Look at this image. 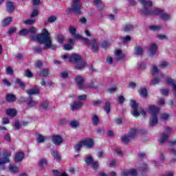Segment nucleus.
<instances>
[{"instance_id":"nucleus-1","label":"nucleus","mask_w":176,"mask_h":176,"mask_svg":"<svg viewBox=\"0 0 176 176\" xmlns=\"http://www.w3.org/2000/svg\"><path fill=\"white\" fill-rule=\"evenodd\" d=\"M31 38L32 41H37L41 45H44L43 47H41V45L33 47V53L35 54H41L44 50H47L48 49H51L52 50H55L56 47H57V46L52 44L50 33L46 29H43L41 34L36 36L31 35Z\"/></svg>"},{"instance_id":"nucleus-2","label":"nucleus","mask_w":176,"mask_h":176,"mask_svg":"<svg viewBox=\"0 0 176 176\" xmlns=\"http://www.w3.org/2000/svg\"><path fill=\"white\" fill-rule=\"evenodd\" d=\"M139 2L143 6V8L140 11L143 16H152L155 14L156 16H160V19L164 21H170V20H171V14L164 12L163 10L155 8H152L153 3L151 0H139Z\"/></svg>"},{"instance_id":"nucleus-3","label":"nucleus","mask_w":176,"mask_h":176,"mask_svg":"<svg viewBox=\"0 0 176 176\" xmlns=\"http://www.w3.org/2000/svg\"><path fill=\"white\" fill-rule=\"evenodd\" d=\"M82 1L80 0H73L72 8H69L68 13H74V14H80L82 13Z\"/></svg>"},{"instance_id":"nucleus-4","label":"nucleus","mask_w":176,"mask_h":176,"mask_svg":"<svg viewBox=\"0 0 176 176\" xmlns=\"http://www.w3.org/2000/svg\"><path fill=\"white\" fill-rule=\"evenodd\" d=\"M131 107L133 109L132 115L135 118H138V116H140V113L142 115V116H146V113H145V110H144V109L140 108V112H138V104L135 102V100L131 101Z\"/></svg>"},{"instance_id":"nucleus-5","label":"nucleus","mask_w":176,"mask_h":176,"mask_svg":"<svg viewBox=\"0 0 176 176\" xmlns=\"http://www.w3.org/2000/svg\"><path fill=\"white\" fill-rule=\"evenodd\" d=\"M164 132L162 133L160 139L159 140L160 145H163L167 140H168L170 135H171L172 130L168 126L164 127Z\"/></svg>"},{"instance_id":"nucleus-6","label":"nucleus","mask_w":176,"mask_h":176,"mask_svg":"<svg viewBox=\"0 0 176 176\" xmlns=\"http://www.w3.org/2000/svg\"><path fill=\"white\" fill-rule=\"evenodd\" d=\"M3 156L5 158H0V170L3 168V164H6V163H9V157L12 156V153L8 152V151H5L3 152Z\"/></svg>"},{"instance_id":"nucleus-7","label":"nucleus","mask_w":176,"mask_h":176,"mask_svg":"<svg viewBox=\"0 0 176 176\" xmlns=\"http://www.w3.org/2000/svg\"><path fill=\"white\" fill-rule=\"evenodd\" d=\"M157 52V45L156 43H151L148 47V55L150 57H153Z\"/></svg>"},{"instance_id":"nucleus-8","label":"nucleus","mask_w":176,"mask_h":176,"mask_svg":"<svg viewBox=\"0 0 176 176\" xmlns=\"http://www.w3.org/2000/svg\"><path fill=\"white\" fill-rule=\"evenodd\" d=\"M122 176H137L138 175V171H137V169H130L127 170H124L121 173Z\"/></svg>"},{"instance_id":"nucleus-9","label":"nucleus","mask_w":176,"mask_h":176,"mask_svg":"<svg viewBox=\"0 0 176 176\" xmlns=\"http://www.w3.org/2000/svg\"><path fill=\"white\" fill-rule=\"evenodd\" d=\"M82 142L83 146H87V148H93L94 146V140L93 139H86Z\"/></svg>"},{"instance_id":"nucleus-10","label":"nucleus","mask_w":176,"mask_h":176,"mask_svg":"<svg viewBox=\"0 0 176 176\" xmlns=\"http://www.w3.org/2000/svg\"><path fill=\"white\" fill-rule=\"evenodd\" d=\"M52 141L55 145H61L63 142V140L60 135L52 136Z\"/></svg>"},{"instance_id":"nucleus-11","label":"nucleus","mask_w":176,"mask_h":176,"mask_svg":"<svg viewBox=\"0 0 176 176\" xmlns=\"http://www.w3.org/2000/svg\"><path fill=\"white\" fill-rule=\"evenodd\" d=\"M158 122H159V120L157 118V116H155V115L151 116L148 121L149 126H151V127H153L154 126H156V124H157Z\"/></svg>"},{"instance_id":"nucleus-12","label":"nucleus","mask_w":176,"mask_h":176,"mask_svg":"<svg viewBox=\"0 0 176 176\" xmlns=\"http://www.w3.org/2000/svg\"><path fill=\"white\" fill-rule=\"evenodd\" d=\"M70 107L72 111H76L83 107V103H82V102H74L70 104Z\"/></svg>"},{"instance_id":"nucleus-13","label":"nucleus","mask_w":176,"mask_h":176,"mask_svg":"<svg viewBox=\"0 0 176 176\" xmlns=\"http://www.w3.org/2000/svg\"><path fill=\"white\" fill-rule=\"evenodd\" d=\"M90 46H91V50L94 52H98L99 47H98V41L96 38H94L91 41Z\"/></svg>"},{"instance_id":"nucleus-14","label":"nucleus","mask_w":176,"mask_h":176,"mask_svg":"<svg viewBox=\"0 0 176 176\" xmlns=\"http://www.w3.org/2000/svg\"><path fill=\"white\" fill-rule=\"evenodd\" d=\"M75 80L78 85L80 90H83V82L85 81V79H83L82 76H78L75 78Z\"/></svg>"},{"instance_id":"nucleus-15","label":"nucleus","mask_w":176,"mask_h":176,"mask_svg":"<svg viewBox=\"0 0 176 176\" xmlns=\"http://www.w3.org/2000/svg\"><path fill=\"white\" fill-rule=\"evenodd\" d=\"M165 76L166 75L163 74L160 75V78L155 76L153 79L151 80V85H152L153 86H155V85H158L160 80H162V79H163V78H164Z\"/></svg>"},{"instance_id":"nucleus-16","label":"nucleus","mask_w":176,"mask_h":176,"mask_svg":"<svg viewBox=\"0 0 176 176\" xmlns=\"http://www.w3.org/2000/svg\"><path fill=\"white\" fill-rule=\"evenodd\" d=\"M148 113L151 115V116H153V115L157 116V113H159V108H157L156 106H150L148 107Z\"/></svg>"},{"instance_id":"nucleus-17","label":"nucleus","mask_w":176,"mask_h":176,"mask_svg":"<svg viewBox=\"0 0 176 176\" xmlns=\"http://www.w3.org/2000/svg\"><path fill=\"white\" fill-rule=\"evenodd\" d=\"M82 60V56L79 54H73L69 58L70 63H79Z\"/></svg>"},{"instance_id":"nucleus-18","label":"nucleus","mask_w":176,"mask_h":176,"mask_svg":"<svg viewBox=\"0 0 176 176\" xmlns=\"http://www.w3.org/2000/svg\"><path fill=\"white\" fill-rule=\"evenodd\" d=\"M75 39H80V41H83L84 43H85V45H87V46H90L91 43V41H90V40H89L88 38L82 37L80 34H76Z\"/></svg>"},{"instance_id":"nucleus-19","label":"nucleus","mask_w":176,"mask_h":176,"mask_svg":"<svg viewBox=\"0 0 176 176\" xmlns=\"http://www.w3.org/2000/svg\"><path fill=\"white\" fill-rule=\"evenodd\" d=\"M24 159V153L19 152L15 154L14 160L16 163H20Z\"/></svg>"},{"instance_id":"nucleus-20","label":"nucleus","mask_w":176,"mask_h":176,"mask_svg":"<svg viewBox=\"0 0 176 176\" xmlns=\"http://www.w3.org/2000/svg\"><path fill=\"white\" fill-rule=\"evenodd\" d=\"M6 10L8 13H12L14 11V3L12 1H8L6 3Z\"/></svg>"},{"instance_id":"nucleus-21","label":"nucleus","mask_w":176,"mask_h":176,"mask_svg":"<svg viewBox=\"0 0 176 176\" xmlns=\"http://www.w3.org/2000/svg\"><path fill=\"white\" fill-rule=\"evenodd\" d=\"M26 101L27 104L30 107V108H32V107H36V105H38V102L36 100H34L31 96H30Z\"/></svg>"},{"instance_id":"nucleus-22","label":"nucleus","mask_w":176,"mask_h":176,"mask_svg":"<svg viewBox=\"0 0 176 176\" xmlns=\"http://www.w3.org/2000/svg\"><path fill=\"white\" fill-rule=\"evenodd\" d=\"M16 100V95L13 94H6V100L7 101V102H14Z\"/></svg>"},{"instance_id":"nucleus-23","label":"nucleus","mask_w":176,"mask_h":176,"mask_svg":"<svg viewBox=\"0 0 176 176\" xmlns=\"http://www.w3.org/2000/svg\"><path fill=\"white\" fill-rule=\"evenodd\" d=\"M26 93L29 96H34L35 94H39V88L37 87H34L33 88H31L30 89L28 90Z\"/></svg>"},{"instance_id":"nucleus-24","label":"nucleus","mask_w":176,"mask_h":176,"mask_svg":"<svg viewBox=\"0 0 176 176\" xmlns=\"http://www.w3.org/2000/svg\"><path fill=\"white\" fill-rule=\"evenodd\" d=\"M94 5L97 6L98 10H102V9H104V5L102 4V1H101V0H94Z\"/></svg>"},{"instance_id":"nucleus-25","label":"nucleus","mask_w":176,"mask_h":176,"mask_svg":"<svg viewBox=\"0 0 176 176\" xmlns=\"http://www.w3.org/2000/svg\"><path fill=\"white\" fill-rule=\"evenodd\" d=\"M45 166H47V160L46 158H42L38 160V167L45 168Z\"/></svg>"},{"instance_id":"nucleus-26","label":"nucleus","mask_w":176,"mask_h":176,"mask_svg":"<svg viewBox=\"0 0 176 176\" xmlns=\"http://www.w3.org/2000/svg\"><path fill=\"white\" fill-rule=\"evenodd\" d=\"M16 113L17 111L14 109H8L6 111V114L8 115V116H12V118H15Z\"/></svg>"},{"instance_id":"nucleus-27","label":"nucleus","mask_w":176,"mask_h":176,"mask_svg":"<svg viewBox=\"0 0 176 176\" xmlns=\"http://www.w3.org/2000/svg\"><path fill=\"white\" fill-rule=\"evenodd\" d=\"M135 54L136 56H142V54H144V49L140 46L135 47Z\"/></svg>"},{"instance_id":"nucleus-28","label":"nucleus","mask_w":176,"mask_h":176,"mask_svg":"<svg viewBox=\"0 0 176 176\" xmlns=\"http://www.w3.org/2000/svg\"><path fill=\"white\" fill-rule=\"evenodd\" d=\"M49 76V69H43L38 74L39 78H43Z\"/></svg>"},{"instance_id":"nucleus-29","label":"nucleus","mask_w":176,"mask_h":176,"mask_svg":"<svg viewBox=\"0 0 176 176\" xmlns=\"http://www.w3.org/2000/svg\"><path fill=\"white\" fill-rule=\"evenodd\" d=\"M137 131H138V129H131L128 135L131 138V140H134V138H135L137 135Z\"/></svg>"},{"instance_id":"nucleus-30","label":"nucleus","mask_w":176,"mask_h":176,"mask_svg":"<svg viewBox=\"0 0 176 176\" xmlns=\"http://www.w3.org/2000/svg\"><path fill=\"white\" fill-rule=\"evenodd\" d=\"M91 120H92L94 126H97V124H98V123H100V118H98V116H97V115L92 116Z\"/></svg>"},{"instance_id":"nucleus-31","label":"nucleus","mask_w":176,"mask_h":176,"mask_svg":"<svg viewBox=\"0 0 176 176\" xmlns=\"http://www.w3.org/2000/svg\"><path fill=\"white\" fill-rule=\"evenodd\" d=\"M116 57L118 60H122V59L124 58V55H123V54H122V50H117L116 51Z\"/></svg>"},{"instance_id":"nucleus-32","label":"nucleus","mask_w":176,"mask_h":176,"mask_svg":"<svg viewBox=\"0 0 176 176\" xmlns=\"http://www.w3.org/2000/svg\"><path fill=\"white\" fill-rule=\"evenodd\" d=\"M51 155L56 160H61V156L58 155V152L57 151L53 150L51 153Z\"/></svg>"},{"instance_id":"nucleus-33","label":"nucleus","mask_w":176,"mask_h":176,"mask_svg":"<svg viewBox=\"0 0 176 176\" xmlns=\"http://www.w3.org/2000/svg\"><path fill=\"white\" fill-rule=\"evenodd\" d=\"M12 17H8L6 18L3 21H2V25L3 27H8L10 23H12Z\"/></svg>"},{"instance_id":"nucleus-34","label":"nucleus","mask_w":176,"mask_h":176,"mask_svg":"<svg viewBox=\"0 0 176 176\" xmlns=\"http://www.w3.org/2000/svg\"><path fill=\"white\" fill-rule=\"evenodd\" d=\"M135 28H134V25L129 23V24H126L124 26V31L125 32H129V31H133V29Z\"/></svg>"},{"instance_id":"nucleus-35","label":"nucleus","mask_w":176,"mask_h":176,"mask_svg":"<svg viewBox=\"0 0 176 176\" xmlns=\"http://www.w3.org/2000/svg\"><path fill=\"white\" fill-rule=\"evenodd\" d=\"M121 141L124 142V144H129L130 141H131V138L129 135L122 136Z\"/></svg>"},{"instance_id":"nucleus-36","label":"nucleus","mask_w":176,"mask_h":176,"mask_svg":"<svg viewBox=\"0 0 176 176\" xmlns=\"http://www.w3.org/2000/svg\"><path fill=\"white\" fill-rule=\"evenodd\" d=\"M15 82L20 86L21 90H24V89H25V84H24V82H23L20 78H16Z\"/></svg>"},{"instance_id":"nucleus-37","label":"nucleus","mask_w":176,"mask_h":176,"mask_svg":"<svg viewBox=\"0 0 176 176\" xmlns=\"http://www.w3.org/2000/svg\"><path fill=\"white\" fill-rule=\"evenodd\" d=\"M86 67V63L85 62H80V63H78L76 65V69H83V68H85Z\"/></svg>"},{"instance_id":"nucleus-38","label":"nucleus","mask_w":176,"mask_h":176,"mask_svg":"<svg viewBox=\"0 0 176 176\" xmlns=\"http://www.w3.org/2000/svg\"><path fill=\"white\" fill-rule=\"evenodd\" d=\"M69 32L71 34L72 36H74L75 38V35H76V28L74 26H69Z\"/></svg>"},{"instance_id":"nucleus-39","label":"nucleus","mask_w":176,"mask_h":176,"mask_svg":"<svg viewBox=\"0 0 176 176\" xmlns=\"http://www.w3.org/2000/svg\"><path fill=\"white\" fill-rule=\"evenodd\" d=\"M94 162V159H93V156L91 155L87 156V159L85 160V163L88 166H90Z\"/></svg>"},{"instance_id":"nucleus-40","label":"nucleus","mask_w":176,"mask_h":176,"mask_svg":"<svg viewBox=\"0 0 176 176\" xmlns=\"http://www.w3.org/2000/svg\"><path fill=\"white\" fill-rule=\"evenodd\" d=\"M56 41L58 43H64V41H65V38L63 34H58L56 36Z\"/></svg>"},{"instance_id":"nucleus-41","label":"nucleus","mask_w":176,"mask_h":176,"mask_svg":"<svg viewBox=\"0 0 176 176\" xmlns=\"http://www.w3.org/2000/svg\"><path fill=\"white\" fill-rule=\"evenodd\" d=\"M104 110L107 113H109V112H111V103L109 102H106Z\"/></svg>"},{"instance_id":"nucleus-42","label":"nucleus","mask_w":176,"mask_h":176,"mask_svg":"<svg viewBox=\"0 0 176 176\" xmlns=\"http://www.w3.org/2000/svg\"><path fill=\"white\" fill-rule=\"evenodd\" d=\"M29 34L30 32H28V30L27 29H22L19 32V35H20V36H25V35H28Z\"/></svg>"},{"instance_id":"nucleus-43","label":"nucleus","mask_w":176,"mask_h":176,"mask_svg":"<svg viewBox=\"0 0 176 176\" xmlns=\"http://www.w3.org/2000/svg\"><path fill=\"white\" fill-rule=\"evenodd\" d=\"M138 93L142 97H147V96H148V91L145 88H142L140 91H138Z\"/></svg>"},{"instance_id":"nucleus-44","label":"nucleus","mask_w":176,"mask_h":176,"mask_svg":"<svg viewBox=\"0 0 176 176\" xmlns=\"http://www.w3.org/2000/svg\"><path fill=\"white\" fill-rule=\"evenodd\" d=\"M9 170L11 171V173H18L19 172V168L17 166H14L12 164H10L9 166Z\"/></svg>"},{"instance_id":"nucleus-45","label":"nucleus","mask_w":176,"mask_h":176,"mask_svg":"<svg viewBox=\"0 0 176 176\" xmlns=\"http://www.w3.org/2000/svg\"><path fill=\"white\" fill-rule=\"evenodd\" d=\"M130 41H131V37H130V36H126L122 38L123 45H124V43H127V42H130Z\"/></svg>"},{"instance_id":"nucleus-46","label":"nucleus","mask_w":176,"mask_h":176,"mask_svg":"<svg viewBox=\"0 0 176 176\" xmlns=\"http://www.w3.org/2000/svg\"><path fill=\"white\" fill-rule=\"evenodd\" d=\"M16 31H17V28H16V27H11L8 30V34L9 35H12V34H14V32H16Z\"/></svg>"},{"instance_id":"nucleus-47","label":"nucleus","mask_w":176,"mask_h":176,"mask_svg":"<svg viewBox=\"0 0 176 176\" xmlns=\"http://www.w3.org/2000/svg\"><path fill=\"white\" fill-rule=\"evenodd\" d=\"M64 50H72L74 49V45L71 44H65L63 45Z\"/></svg>"},{"instance_id":"nucleus-48","label":"nucleus","mask_w":176,"mask_h":176,"mask_svg":"<svg viewBox=\"0 0 176 176\" xmlns=\"http://www.w3.org/2000/svg\"><path fill=\"white\" fill-rule=\"evenodd\" d=\"M70 126L72 129H76L78 126H79V124L78 123V121L73 120L70 122Z\"/></svg>"},{"instance_id":"nucleus-49","label":"nucleus","mask_w":176,"mask_h":176,"mask_svg":"<svg viewBox=\"0 0 176 176\" xmlns=\"http://www.w3.org/2000/svg\"><path fill=\"white\" fill-rule=\"evenodd\" d=\"M36 141L38 144H42L45 142V138H43L42 135H38Z\"/></svg>"},{"instance_id":"nucleus-50","label":"nucleus","mask_w":176,"mask_h":176,"mask_svg":"<svg viewBox=\"0 0 176 176\" xmlns=\"http://www.w3.org/2000/svg\"><path fill=\"white\" fill-rule=\"evenodd\" d=\"M82 146H83V144L81 142H80L79 144H76L74 146V149L75 151H76V152H79V151H80V149L82 148Z\"/></svg>"},{"instance_id":"nucleus-51","label":"nucleus","mask_w":176,"mask_h":176,"mask_svg":"<svg viewBox=\"0 0 176 176\" xmlns=\"http://www.w3.org/2000/svg\"><path fill=\"white\" fill-rule=\"evenodd\" d=\"M24 24H26V25H31L32 24H34L35 23V19H29L24 21Z\"/></svg>"},{"instance_id":"nucleus-52","label":"nucleus","mask_w":176,"mask_h":176,"mask_svg":"<svg viewBox=\"0 0 176 176\" xmlns=\"http://www.w3.org/2000/svg\"><path fill=\"white\" fill-rule=\"evenodd\" d=\"M41 107L43 108V109H47V107H49V101L43 102L41 103Z\"/></svg>"},{"instance_id":"nucleus-53","label":"nucleus","mask_w":176,"mask_h":176,"mask_svg":"<svg viewBox=\"0 0 176 176\" xmlns=\"http://www.w3.org/2000/svg\"><path fill=\"white\" fill-rule=\"evenodd\" d=\"M39 15V11L36 9L33 10L32 14H31V17H36V16Z\"/></svg>"},{"instance_id":"nucleus-54","label":"nucleus","mask_w":176,"mask_h":176,"mask_svg":"<svg viewBox=\"0 0 176 176\" xmlns=\"http://www.w3.org/2000/svg\"><path fill=\"white\" fill-rule=\"evenodd\" d=\"M32 2L33 6H34L35 8L41 5V0H32Z\"/></svg>"},{"instance_id":"nucleus-55","label":"nucleus","mask_w":176,"mask_h":176,"mask_svg":"<svg viewBox=\"0 0 176 176\" xmlns=\"http://www.w3.org/2000/svg\"><path fill=\"white\" fill-rule=\"evenodd\" d=\"M109 45H111V43H109V42H108V41H103L102 43V47L103 49H108V47H109Z\"/></svg>"},{"instance_id":"nucleus-56","label":"nucleus","mask_w":176,"mask_h":176,"mask_svg":"<svg viewBox=\"0 0 176 176\" xmlns=\"http://www.w3.org/2000/svg\"><path fill=\"white\" fill-rule=\"evenodd\" d=\"M118 89V87H116V85H114L113 87L109 88L108 89L109 93H110L111 94H112L113 93H115L116 91V89Z\"/></svg>"},{"instance_id":"nucleus-57","label":"nucleus","mask_w":176,"mask_h":176,"mask_svg":"<svg viewBox=\"0 0 176 176\" xmlns=\"http://www.w3.org/2000/svg\"><path fill=\"white\" fill-rule=\"evenodd\" d=\"M96 133L98 135H104V134L105 133V130H104L102 129H98L96 130Z\"/></svg>"},{"instance_id":"nucleus-58","label":"nucleus","mask_w":176,"mask_h":176,"mask_svg":"<svg viewBox=\"0 0 176 176\" xmlns=\"http://www.w3.org/2000/svg\"><path fill=\"white\" fill-rule=\"evenodd\" d=\"M94 170H97L98 168V162H94L90 165Z\"/></svg>"},{"instance_id":"nucleus-59","label":"nucleus","mask_w":176,"mask_h":176,"mask_svg":"<svg viewBox=\"0 0 176 176\" xmlns=\"http://www.w3.org/2000/svg\"><path fill=\"white\" fill-rule=\"evenodd\" d=\"M156 74H159V68L155 65L153 66V76H155Z\"/></svg>"},{"instance_id":"nucleus-60","label":"nucleus","mask_w":176,"mask_h":176,"mask_svg":"<svg viewBox=\"0 0 176 176\" xmlns=\"http://www.w3.org/2000/svg\"><path fill=\"white\" fill-rule=\"evenodd\" d=\"M150 30H151V31H159V30H160V26H156V25H151L149 27Z\"/></svg>"},{"instance_id":"nucleus-61","label":"nucleus","mask_w":176,"mask_h":176,"mask_svg":"<svg viewBox=\"0 0 176 176\" xmlns=\"http://www.w3.org/2000/svg\"><path fill=\"white\" fill-rule=\"evenodd\" d=\"M87 87H89V89H98V86H96L94 85V82H91L89 84H88Z\"/></svg>"},{"instance_id":"nucleus-62","label":"nucleus","mask_w":176,"mask_h":176,"mask_svg":"<svg viewBox=\"0 0 176 176\" xmlns=\"http://www.w3.org/2000/svg\"><path fill=\"white\" fill-rule=\"evenodd\" d=\"M57 20V18L56 16H51L50 18H48V23H54Z\"/></svg>"},{"instance_id":"nucleus-63","label":"nucleus","mask_w":176,"mask_h":176,"mask_svg":"<svg viewBox=\"0 0 176 176\" xmlns=\"http://www.w3.org/2000/svg\"><path fill=\"white\" fill-rule=\"evenodd\" d=\"M166 67H168V63L167 62H162L160 64V68H166Z\"/></svg>"},{"instance_id":"nucleus-64","label":"nucleus","mask_w":176,"mask_h":176,"mask_svg":"<svg viewBox=\"0 0 176 176\" xmlns=\"http://www.w3.org/2000/svg\"><path fill=\"white\" fill-rule=\"evenodd\" d=\"M6 72L9 74V75H13V69L10 67H8L6 68Z\"/></svg>"}]
</instances>
